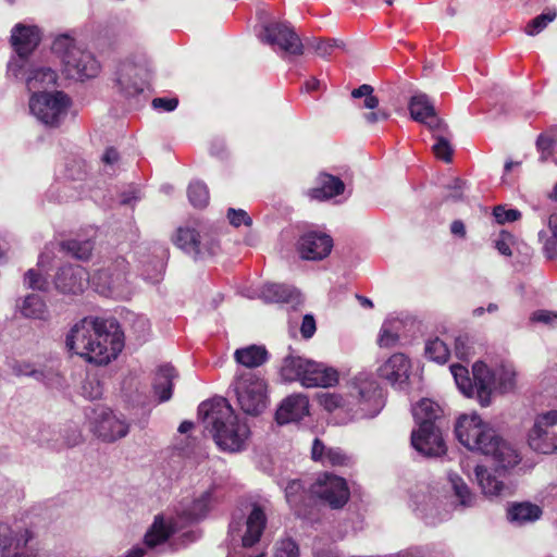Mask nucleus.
<instances>
[{
  "label": "nucleus",
  "mask_w": 557,
  "mask_h": 557,
  "mask_svg": "<svg viewBox=\"0 0 557 557\" xmlns=\"http://www.w3.org/2000/svg\"><path fill=\"white\" fill-rule=\"evenodd\" d=\"M319 403L327 411H333L338 407H346V400L337 394L322 393L319 395Z\"/></svg>",
  "instance_id": "680f3d73"
},
{
  "label": "nucleus",
  "mask_w": 557,
  "mask_h": 557,
  "mask_svg": "<svg viewBox=\"0 0 557 557\" xmlns=\"http://www.w3.org/2000/svg\"><path fill=\"white\" fill-rule=\"evenodd\" d=\"M455 433L467 449L491 457L496 471L513 468L521 460L518 450L475 412L460 416Z\"/></svg>",
  "instance_id": "7ed1b4c3"
},
{
  "label": "nucleus",
  "mask_w": 557,
  "mask_h": 557,
  "mask_svg": "<svg viewBox=\"0 0 557 557\" xmlns=\"http://www.w3.org/2000/svg\"><path fill=\"white\" fill-rule=\"evenodd\" d=\"M513 236L510 233L502 232L495 240V248L503 256L510 257L512 255L511 245Z\"/></svg>",
  "instance_id": "0e129e2a"
},
{
  "label": "nucleus",
  "mask_w": 557,
  "mask_h": 557,
  "mask_svg": "<svg viewBox=\"0 0 557 557\" xmlns=\"http://www.w3.org/2000/svg\"><path fill=\"white\" fill-rule=\"evenodd\" d=\"M176 376L175 369L170 364L159 367L154 381L153 393L160 403L171 399L173 394V379Z\"/></svg>",
  "instance_id": "f704fd0d"
},
{
  "label": "nucleus",
  "mask_w": 557,
  "mask_h": 557,
  "mask_svg": "<svg viewBox=\"0 0 557 557\" xmlns=\"http://www.w3.org/2000/svg\"><path fill=\"white\" fill-rule=\"evenodd\" d=\"M528 445L539 454L557 453V410L537 413L528 432Z\"/></svg>",
  "instance_id": "2eb2a0df"
},
{
  "label": "nucleus",
  "mask_w": 557,
  "mask_h": 557,
  "mask_svg": "<svg viewBox=\"0 0 557 557\" xmlns=\"http://www.w3.org/2000/svg\"><path fill=\"white\" fill-rule=\"evenodd\" d=\"M235 360L247 368H257L268 359V351L262 346L251 345L239 348L234 354Z\"/></svg>",
  "instance_id": "4c0bfd02"
},
{
  "label": "nucleus",
  "mask_w": 557,
  "mask_h": 557,
  "mask_svg": "<svg viewBox=\"0 0 557 557\" xmlns=\"http://www.w3.org/2000/svg\"><path fill=\"white\" fill-rule=\"evenodd\" d=\"M261 298L267 302H282L296 308L302 302L301 295L296 288L276 283H268L261 289Z\"/></svg>",
  "instance_id": "2f4dec72"
},
{
  "label": "nucleus",
  "mask_w": 557,
  "mask_h": 557,
  "mask_svg": "<svg viewBox=\"0 0 557 557\" xmlns=\"http://www.w3.org/2000/svg\"><path fill=\"white\" fill-rule=\"evenodd\" d=\"M150 71L145 63L124 61L119 65L115 86L126 99L138 98L148 87Z\"/></svg>",
  "instance_id": "a211bd4d"
},
{
  "label": "nucleus",
  "mask_w": 557,
  "mask_h": 557,
  "mask_svg": "<svg viewBox=\"0 0 557 557\" xmlns=\"http://www.w3.org/2000/svg\"><path fill=\"white\" fill-rule=\"evenodd\" d=\"M414 510L418 516L429 524H435L447 518L448 511L443 509V502L437 494L433 492H419L412 496Z\"/></svg>",
  "instance_id": "393cba45"
},
{
  "label": "nucleus",
  "mask_w": 557,
  "mask_h": 557,
  "mask_svg": "<svg viewBox=\"0 0 557 557\" xmlns=\"http://www.w3.org/2000/svg\"><path fill=\"white\" fill-rule=\"evenodd\" d=\"M424 354L432 361L445 363L448 360L450 351L444 341L435 337L426 341Z\"/></svg>",
  "instance_id": "37998d69"
},
{
  "label": "nucleus",
  "mask_w": 557,
  "mask_h": 557,
  "mask_svg": "<svg viewBox=\"0 0 557 557\" xmlns=\"http://www.w3.org/2000/svg\"><path fill=\"white\" fill-rule=\"evenodd\" d=\"M493 214H494V218H495L496 222L499 223V224H505V223H508V222H515L518 219H520V216H521V213H520L519 210H517V209H506L503 206H497L494 209Z\"/></svg>",
  "instance_id": "052dcab7"
},
{
  "label": "nucleus",
  "mask_w": 557,
  "mask_h": 557,
  "mask_svg": "<svg viewBox=\"0 0 557 557\" xmlns=\"http://www.w3.org/2000/svg\"><path fill=\"white\" fill-rule=\"evenodd\" d=\"M51 49L61 58L63 71L70 78L84 81L96 77L100 72V63L95 55L67 34L57 36Z\"/></svg>",
  "instance_id": "0eeeda50"
},
{
  "label": "nucleus",
  "mask_w": 557,
  "mask_h": 557,
  "mask_svg": "<svg viewBox=\"0 0 557 557\" xmlns=\"http://www.w3.org/2000/svg\"><path fill=\"white\" fill-rule=\"evenodd\" d=\"M475 395L481 406L491 404V394L495 386V371L492 372L482 361L474 362L472 367Z\"/></svg>",
  "instance_id": "c85d7f7f"
},
{
  "label": "nucleus",
  "mask_w": 557,
  "mask_h": 557,
  "mask_svg": "<svg viewBox=\"0 0 557 557\" xmlns=\"http://www.w3.org/2000/svg\"><path fill=\"white\" fill-rule=\"evenodd\" d=\"M128 263L123 257L111 260L90 277L97 293L106 297H123L127 294Z\"/></svg>",
  "instance_id": "ddd939ff"
},
{
  "label": "nucleus",
  "mask_w": 557,
  "mask_h": 557,
  "mask_svg": "<svg viewBox=\"0 0 557 557\" xmlns=\"http://www.w3.org/2000/svg\"><path fill=\"white\" fill-rule=\"evenodd\" d=\"M90 278L82 265L65 264L58 270L54 286L62 294L78 295L84 292Z\"/></svg>",
  "instance_id": "4be33fe9"
},
{
  "label": "nucleus",
  "mask_w": 557,
  "mask_h": 557,
  "mask_svg": "<svg viewBox=\"0 0 557 557\" xmlns=\"http://www.w3.org/2000/svg\"><path fill=\"white\" fill-rule=\"evenodd\" d=\"M299 550L295 541L286 539L280 542L275 557H298Z\"/></svg>",
  "instance_id": "e2e57ef3"
},
{
  "label": "nucleus",
  "mask_w": 557,
  "mask_h": 557,
  "mask_svg": "<svg viewBox=\"0 0 557 557\" xmlns=\"http://www.w3.org/2000/svg\"><path fill=\"white\" fill-rule=\"evenodd\" d=\"M63 247L76 259L87 260L92 251V244L89 240L78 242L69 240L63 244Z\"/></svg>",
  "instance_id": "864d4df0"
},
{
  "label": "nucleus",
  "mask_w": 557,
  "mask_h": 557,
  "mask_svg": "<svg viewBox=\"0 0 557 557\" xmlns=\"http://www.w3.org/2000/svg\"><path fill=\"white\" fill-rule=\"evenodd\" d=\"M333 238L322 231H307L297 240L296 249L304 260L319 261L332 251Z\"/></svg>",
  "instance_id": "412c9836"
},
{
  "label": "nucleus",
  "mask_w": 557,
  "mask_h": 557,
  "mask_svg": "<svg viewBox=\"0 0 557 557\" xmlns=\"http://www.w3.org/2000/svg\"><path fill=\"white\" fill-rule=\"evenodd\" d=\"M281 375L284 381H299L305 387H330L338 381L335 369L292 355L284 358Z\"/></svg>",
  "instance_id": "1a4fd4ad"
},
{
  "label": "nucleus",
  "mask_w": 557,
  "mask_h": 557,
  "mask_svg": "<svg viewBox=\"0 0 557 557\" xmlns=\"http://www.w3.org/2000/svg\"><path fill=\"white\" fill-rule=\"evenodd\" d=\"M66 347L88 362L107 364L122 351L123 333L114 320L87 317L73 325Z\"/></svg>",
  "instance_id": "f257e3e1"
},
{
  "label": "nucleus",
  "mask_w": 557,
  "mask_h": 557,
  "mask_svg": "<svg viewBox=\"0 0 557 557\" xmlns=\"http://www.w3.org/2000/svg\"><path fill=\"white\" fill-rule=\"evenodd\" d=\"M214 492L215 487L211 486L191 499H183L176 508L175 517L169 519L156 517L153 524L145 535V544L153 548L181 532L187 524L206 518L215 502Z\"/></svg>",
  "instance_id": "39448f33"
},
{
  "label": "nucleus",
  "mask_w": 557,
  "mask_h": 557,
  "mask_svg": "<svg viewBox=\"0 0 557 557\" xmlns=\"http://www.w3.org/2000/svg\"><path fill=\"white\" fill-rule=\"evenodd\" d=\"M556 11H548L542 13L531 20L525 26V34L529 36H535L540 34L546 26L556 18Z\"/></svg>",
  "instance_id": "3c124183"
},
{
  "label": "nucleus",
  "mask_w": 557,
  "mask_h": 557,
  "mask_svg": "<svg viewBox=\"0 0 557 557\" xmlns=\"http://www.w3.org/2000/svg\"><path fill=\"white\" fill-rule=\"evenodd\" d=\"M309 492L332 509L343 508L350 497L346 480L330 472L320 473L310 485Z\"/></svg>",
  "instance_id": "f3484780"
},
{
  "label": "nucleus",
  "mask_w": 557,
  "mask_h": 557,
  "mask_svg": "<svg viewBox=\"0 0 557 557\" xmlns=\"http://www.w3.org/2000/svg\"><path fill=\"white\" fill-rule=\"evenodd\" d=\"M165 256V250L161 249V256L157 259H153L148 265H143L141 275L143 277L154 284L158 283L162 278V273L164 270L163 257Z\"/></svg>",
  "instance_id": "de8ad7c7"
},
{
  "label": "nucleus",
  "mask_w": 557,
  "mask_h": 557,
  "mask_svg": "<svg viewBox=\"0 0 557 557\" xmlns=\"http://www.w3.org/2000/svg\"><path fill=\"white\" fill-rule=\"evenodd\" d=\"M198 416L202 420L205 430L210 433L222 450L236 453L245 448L250 434L249 428L246 422L238 419L224 398L201 403L198 407Z\"/></svg>",
  "instance_id": "20e7f679"
},
{
  "label": "nucleus",
  "mask_w": 557,
  "mask_h": 557,
  "mask_svg": "<svg viewBox=\"0 0 557 557\" xmlns=\"http://www.w3.org/2000/svg\"><path fill=\"white\" fill-rule=\"evenodd\" d=\"M226 216L230 224L234 227H239L242 225L250 226L252 224V219L243 209L230 208Z\"/></svg>",
  "instance_id": "bf43d9fd"
},
{
  "label": "nucleus",
  "mask_w": 557,
  "mask_h": 557,
  "mask_svg": "<svg viewBox=\"0 0 557 557\" xmlns=\"http://www.w3.org/2000/svg\"><path fill=\"white\" fill-rule=\"evenodd\" d=\"M543 384L547 391L552 389V394L557 398V368L547 370L543 377Z\"/></svg>",
  "instance_id": "774afa93"
},
{
  "label": "nucleus",
  "mask_w": 557,
  "mask_h": 557,
  "mask_svg": "<svg viewBox=\"0 0 557 557\" xmlns=\"http://www.w3.org/2000/svg\"><path fill=\"white\" fill-rule=\"evenodd\" d=\"M82 395L89 400L101 398L103 394V386L96 375H87L82 383Z\"/></svg>",
  "instance_id": "8fccbe9b"
},
{
  "label": "nucleus",
  "mask_w": 557,
  "mask_h": 557,
  "mask_svg": "<svg viewBox=\"0 0 557 557\" xmlns=\"http://www.w3.org/2000/svg\"><path fill=\"white\" fill-rule=\"evenodd\" d=\"M475 478L482 492L488 496H499L505 490V484L496 475L492 474L485 467L476 466Z\"/></svg>",
  "instance_id": "58836bf2"
},
{
  "label": "nucleus",
  "mask_w": 557,
  "mask_h": 557,
  "mask_svg": "<svg viewBox=\"0 0 557 557\" xmlns=\"http://www.w3.org/2000/svg\"><path fill=\"white\" fill-rule=\"evenodd\" d=\"M174 243L194 259H202L214 253L213 247H207L199 233L188 226L177 230Z\"/></svg>",
  "instance_id": "bb28decb"
},
{
  "label": "nucleus",
  "mask_w": 557,
  "mask_h": 557,
  "mask_svg": "<svg viewBox=\"0 0 557 557\" xmlns=\"http://www.w3.org/2000/svg\"><path fill=\"white\" fill-rule=\"evenodd\" d=\"M189 202L196 208H203L209 202V190L201 181H194L187 189Z\"/></svg>",
  "instance_id": "a18cd8bd"
},
{
  "label": "nucleus",
  "mask_w": 557,
  "mask_h": 557,
  "mask_svg": "<svg viewBox=\"0 0 557 557\" xmlns=\"http://www.w3.org/2000/svg\"><path fill=\"white\" fill-rule=\"evenodd\" d=\"M542 509L531 503H513L507 509L508 520L516 525H524L539 520Z\"/></svg>",
  "instance_id": "72a5a7b5"
},
{
  "label": "nucleus",
  "mask_w": 557,
  "mask_h": 557,
  "mask_svg": "<svg viewBox=\"0 0 557 557\" xmlns=\"http://www.w3.org/2000/svg\"><path fill=\"white\" fill-rule=\"evenodd\" d=\"M14 77L24 79L32 95L47 92L46 89L54 87L58 81V74L54 70L48 66L35 65L30 61L23 67L22 74Z\"/></svg>",
  "instance_id": "b1692460"
},
{
  "label": "nucleus",
  "mask_w": 557,
  "mask_h": 557,
  "mask_svg": "<svg viewBox=\"0 0 557 557\" xmlns=\"http://www.w3.org/2000/svg\"><path fill=\"white\" fill-rule=\"evenodd\" d=\"M285 497L297 516H306V507L308 506L307 499L310 500V498L307 496V492L301 481H289L285 487Z\"/></svg>",
  "instance_id": "e433bc0d"
},
{
  "label": "nucleus",
  "mask_w": 557,
  "mask_h": 557,
  "mask_svg": "<svg viewBox=\"0 0 557 557\" xmlns=\"http://www.w3.org/2000/svg\"><path fill=\"white\" fill-rule=\"evenodd\" d=\"M267 521L262 506L256 503L247 504L244 509L233 512L228 534L233 541H240L243 547H252L260 542Z\"/></svg>",
  "instance_id": "9d476101"
},
{
  "label": "nucleus",
  "mask_w": 557,
  "mask_h": 557,
  "mask_svg": "<svg viewBox=\"0 0 557 557\" xmlns=\"http://www.w3.org/2000/svg\"><path fill=\"white\" fill-rule=\"evenodd\" d=\"M319 186L308 190V196L311 199L319 201L329 200L344 193V182L331 174H320L318 177Z\"/></svg>",
  "instance_id": "473e14b6"
},
{
  "label": "nucleus",
  "mask_w": 557,
  "mask_h": 557,
  "mask_svg": "<svg viewBox=\"0 0 557 557\" xmlns=\"http://www.w3.org/2000/svg\"><path fill=\"white\" fill-rule=\"evenodd\" d=\"M412 120L425 124L432 132L441 131L445 126L435 112V108L428 95L419 92L413 95L408 103Z\"/></svg>",
  "instance_id": "a878e982"
},
{
  "label": "nucleus",
  "mask_w": 557,
  "mask_h": 557,
  "mask_svg": "<svg viewBox=\"0 0 557 557\" xmlns=\"http://www.w3.org/2000/svg\"><path fill=\"white\" fill-rule=\"evenodd\" d=\"M391 117V112L384 108L371 110V112L364 113L363 119L368 124H376L379 122L387 121Z\"/></svg>",
  "instance_id": "69168bd1"
},
{
  "label": "nucleus",
  "mask_w": 557,
  "mask_h": 557,
  "mask_svg": "<svg viewBox=\"0 0 557 557\" xmlns=\"http://www.w3.org/2000/svg\"><path fill=\"white\" fill-rule=\"evenodd\" d=\"M516 384V371L511 364H503L495 371V386L502 393L511 391Z\"/></svg>",
  "instance_id": "c03bdc74"
},
{
  "label": "nucleus",
  "mask_w": 557,
  "mask_h": 557,
  "mask_svg": "<svg viewBox=\"0 0 557 557\" xmlns=\"http://www.w3.org/2000/svg\"><path fill=\"white\" fill-rule=\"evenodd\" d=\"M24 284L28 288L38 289V290H42V292L47 290L49 287V283H48L47 278L41 276L35 270H28L25 273Z\"/></svg>",
  "instance_id": "13d9d810"
},
{
  "label": "nucleus",
  "mask_w": 557,
  "mask_h": 557,
  "mask_svg": "<svg viewBox=\"0 0 557 557\" xmlns=\"http://www.w3.org/2000/svg\"><path fill=\"white\" fill-rule=\"evenodd\" d=\"M234 391L240 409L250 416H258L267 408L265 381L251 371L238 374L234 382Z\"/></svg>",
  "instance_id": "f8f14e48"
},
{
  "label": "nucleus",
  "mask_w": 557,
  "mask_h": 557,
  "mask_svg": "<svg viewBox=\"0 0 557 557\" xmlns=\"http://www.w3.org/2000/svg\"><path fill=\"white\" fill-rule=\"evenodd\" d=\"M72 104L71 98L63 91L35 92L29 98L32 114L44 125L59 127L65 120Z\"/></svg>",
  "instance_id": "9b49d317"
},
{
  "label": "nucleus",
  "mask_w": 557,
  "mask_h": 557,
  "mask_svg": "<svg viewBox=\"0 0 557 557\" xmlns=\"http://www.w3.org/2000/svg\"><path fill=\"white\" fill-rule=\"evenodd\" d=\"M473 354V345L468 335H459L455 339V355L461 361H467Z\"/></svg>",
  "instance_id": "4d7b16f0"
},
{
  "label": "nucleus",
  "mask_w": 557,
  "mask_h": 557,
  "mask_svg": "<svg viewBox=\"0 0 557 557\" xmlns=\"http://www.w3.org/2000/svg\"><path fill=\"white\" fill-rule=\"evenodd\" d=\"M384 404L381 388L372 374L360 372L351 380L346 408L355 419L374 418Z\"/></svg>",
  "instance_id": "6e6552de"
},
{
  "label": "nucleus",
  "mask_w": 557,
  "mask_h": 557,
  "mask_svg": "<svg viewBox=\"0 0 557 557\" xmlns=\"http://www.w3.org/2000/svg\"><path fill=\"white\" fill-rule=\"evenodd\" d=\"M351 97L354 99H363L360 108L375 110L379 107V98L374 95V88L369 84H362L358 88L352 89Z\"/></svg>",
  "instance_id": "49530a36"
},
{
  "label": "nucleus",
  "mask_w": 557,
  "mask_h": 557,
  "mask_svg": "<svg viewBox=\"0 0 557 557\" xmlns=\"http://www.w3.org/2000/svg\"><path fill=\"white\" fill-rule=\"evenodd\" d=\"M129 329L135 338L143 343L147 339L150 332L149 320L145 315L132 314L129 320Z\"/></svg>",
  "instance_id": "603ef678"
},
{
  "label": "nucleus",
  "mask_w": 557,
  "mask_h": 557,
  "mask_svg": "<svg viewBox=\"0 0 557 557\" xmlns=\"http://www.w3.org/2000/svg\"><path fill=\"white\" fill-rule=\"evenodd\" d=\"M259 38L263 44H268L285 54L301 55L304 45L293 27L284 22L269 23L263 25Z\"/></svg>",
  "instance_id": "6ab92c4d"
},
{
  "label": "nucleus",
  "mask_w": 557,
  "mask_h": 557,
  "mask_svg": "<svg viewBox=\"0 0 557 557\" xmlns=\"http://www.w3.org/2000/svg\"><path fill=\"white\" fill-rule=\"evenodd\" d=\"M29 529L12 530L9 525L0 541V557H37L38 548Z\"/></svg>",
  "instance_id": "aec40b11"
},
{
  "label": "nucleus",
  "mask_w": 557,
  "mask_h": 557,
  "mask_svg": "<svg viewBox=\"0 0 557 557\" xmlns=\"http://www.w3.org/2000/svg\"><path fill=\"white\" fill-rule=\"evenodd\" d=\"M450 372L455 379V382L459 391L467 397H472L475 394L474 384L469 376L468 369L462 364H451Z\"/></svg>",
  "instance_id": "79ce46f5"
},
{
  "label": "nucleus",
  "mask_w": 557,
  "mask_h": 557,
  "mask_svg": "<svg viewBox=\"0 0 557 557\" xmlns=\"http://www.w3.org/2000/svg\"><path fill=\"white\" fill-rule=\"evenodd\" d=\"M41 40L40 30L35 25L16 24L11 30V45L16 53L8 63V72L18 76L28 64L29 55Z\"/></svg>",
  "instance_id": "4468645a"
},
{
  "label": "nucleus",
  "mask_w": 557,
  "mask_h": 557,
  "mask_svg": "<svg viewBox=\"0 0 557 557\" xmlns=\"http://www.w3.org/2000/svg\"><path fill=\"white\" fill-rule=\"evenodd\" d=\"M448 480L451 484V488L455 496L459 500V506L467 508L472 507L475 503V495L471 493L465 481L456 473H450Z\"/></svg>",
  "instance_id": "a19ab883"
},
{
  "label": "nucleus",
  "mask_w": 557,
  "mask_h": 557,
  "mask_svg": "<svg viewBox=\"0 0 557 557\" xmlns=\"http://www.w3.org/2000/svg\"><path fill=\"white\" fill-rule=\"evenodd\" d=\"M410 370V359L406 355L397 352L377 368V375L386 380L392 386L405 389L408 385Z\"/></svg>",
  "instance_id": "5701e85b"
},
{
  "label": "nucleus",
  "mask_w": 557,
  "mask_h": 557,
  "mask_svg": "<svg viewBox=\"0 0 557 557\" xmlns=\"http://www.w3.org/2000/svg\"><path fill=\"white\" fill-rule=\"evenodd\" d=\"M446 129L447 125L445 124L441 131L433 132L436 139L435 144L433 145V151L437 158L444 160L445 162H450L453 149L449 141L443 136Z\"/></svg>",
  "instance_id": "09e8293b"
},
{
  "label": "nucleus",
  "mask_w": 557,
  "mask_h": 557,
  "mask_svg": "<svg viewBox=\"0 0 557 557\" xmlns=\"http://www.w3.org/2000/svg\"><path fill=\"white\" fill-rule=\"evenodd\" d=\"M445 189L444 201H460L463 199L466 182L460 178H453L451 182L445 186Z\"/></svg>",
  "instance_id": "6e6d98bb"
},
{
  "label": "nucleus",
  "mask_w": 557,
  "mask_h": 557,
  "mask_svg": "<svg viewBox=\"0 0 557 557\" xmlns=\"http://www.w3.org/2000/svg\"><path fill=\"white\" fill-rule=\"evenodd\" d=\"M66 347L88 362L107 364L122 351L123 333L114 320L87 317L73 325Z\"/></svg>",
  "instance_id": "f03ea898"
},
{
  "label": "nucleus",
  "mask_w": 557,
  "mask_h": 557,
  "mask_svg": "<svg viewBox=\"0 0 557 557\" xmlns=\"http://www.w3.org/2000/svg\"><path fill=\"white\" fill-rule=\"evenodd\" d=\"M399 331H400V322L399 321H391L386 320L383 322L379 337L377 345L381 348H394L399 343Z\"/></svg>",
  "instance_id": "ea45409f"
},
{
  "label": "nucleus",
  "mask_w": 557,
  "mask_h": 557,
  "mask_svg": "<svg viewBox=\"0 0 557 557\" xmlns=\"http://www.w3.org/2000/svg\"><path fill=\"white\" fill-rule=\"evenodd\" d=\"M86 416L92 433L103 442H115L125 437L129 426L124 419L116 417L113 411L103 406L89 407Z\"/></svg>",
  "instance_id": "dca6fc26"
},
{
  "label": "nucleus",
  "mask_w": 557,
  "mask_h": 557,
  "mask_svg": "<svg viewBox=\"0 0 557 557\" xmlns=\"http://www.w3.org/2000/svg\"><path fill=\"white\" fill-rule=\"evenodd\" d=\"M418 429L411 432L412 447L424 457H440L446 453L440 420L441 407L431 399H422L412 407Z\"/></svg>",
  "instance_id": "423d86ee"
},
{
  "label": "nucleus",
  "mask_w": 557,
  "mask_h": 557,
  "mask_svg": "<svg viewBox=\"0 0 557 557\" xmlns=\"http://www.w3.org/2000/svg\"><path fill=\"white\" fill-rule=\"evenodd\" d=\"M13 372L18 376H30L49 388H61L63 386L62 376L52 368L37 369L30 363L17 362L13 366Z\"/></svg>",
  "instance_id": "c756f323"
},
{
  "label": "nucleus",
  "mask_w": 557,
  "mask_h": 557,
  "mask_svg": "<svg viewBox=\"0 0 557 557\" xmlns=\"http://www.w3.org/2000/svg\"><path fill=\"white\" fill-rule=\"evenodd\" d=\"M557 141V128L555 129L554 136L547 134H541L536 140V147L540 151L541 161H547L553 154L554 144Z\"/></svg>",
  "instance_id": "5fc2aeb1"
},
{
  "label": "nucleus",
  "mask_w": 557,
  "mask_h": 557,
  "mask_svg": "<svg viewBox=\"0 0 557 557\" xmlns=\"http://www.w3.org/2000/svg\"><path fill=\"white\" fill-rule=\"evenodd\" d=\"M309 413V400L307 396L294 394L286 397L278 409L275 418L278 424H287L301 420Z\"/></svg>",
  "instance_id": "cd10ccee"
},
{
  "label": "nucleus",
  "mask_w": 557,
  "mask_h": 557,
  "mask_svg": "<svg viewBox=\"0 0 557 557\" xmlns=\"http://www.w3.org/2000/svg\"><path fill=\"white\" fill-rule=\"evenodd\" d=\"M531 320L533 322H540L554 326L557 325V313L547 310H539L532 314Z\"/></svg>",
  "instance_id": "338daca9"
},
{
  "label": "nucleus",
  "mask_w": 557,
  "mask_h": 557,
  "mask_svg": "<svg viewBox=\"0 0 557 557\" xmlns=\"http://www.w3.org/2000/svg\"><path fill=\"white\" fill-rule=\"evenodd\" d=\"M21 314L26 319L46 321L49 318V310L44 299L37 294L25 296L17 305Z\"/></svg>",
  "instance_id": "c9c22d12"
},
{
  "label": "nucleus",
  "mask_w": 557,
  "mask_h": 557,
  "mask_svg": "<svg viewBox=\"0 0 557 557\" xmlns=\"http://www.w3.org/2000/svg\"><path fill=\"white\" fill-rule=\"evenodd\" d=\"M311 457L323 466L348 467L352 459L338 447H326L322 441L315 438L311 448Z\"/></svg>",
  "instance_id": "7c9ffc66"
}]
</instances>
